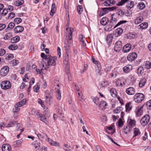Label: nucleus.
Returning a JSON list of instances; mask_svg holds the SVG:
<instances>
[{"label": "nucleus", "mask_w": 151, "mask_h": 151, "mask_svg": "<svg viewBox=\"0 0 151 151\" xmlns=\"http://www.w3.org/2000/svg\"><path fill=\"white\" fill-rule=\"evenodd\" d=\"M126 92L129 95H132L135 93V90L133 87H130L126 89Z\"/></svg>", "instance_id": "nucleus-13"}, {"label": "nucleus", "mask_w": 151, "mask_h": 151, "mask_svg": "<svg viewBox=\"0 0 151 151\" xmlns=\"http://www.w3.org/2000/svg\"><path fill=\"white\" fill-rule=\"evenodd\" d=\"M57 99L60 100L61 99V94L60 90L57 89L56 91Z\"/></svg>", "instance_id": "nucleus-42"}, {"label": "nucleus", "mask_w": 151, "mask_h": 151, "mask_svg": "<svg viewBox=\"0 0 151 151\" xmlns=\"http://www.w3.org/2000/svg\"><path fill=\"white\" fill-rule=\"evenodd\" d=\"M122 29L121 28H119L117 29L115 31V35L117 36H119L122 33Z\"/></svg>", "instance_id": "nucleus-27"}, {"label": "nucleus", "mask_w": 151, "mask_h": 151, "mask_svg": "<svg viewBox=\"0 0 151 151\" xmlns=\"http://www.w3.org/2000/svg\"><path fill=\"white\" fill-rule=\"evenodd\" d=\"M8 12V9H4L3 10H0V14L2 16H5L6 15Z\"/></svg>", "instance_id": "nucleus-39"}, {"label": "nucleus", "mask_w": 151, "mask_h": 151, "mask_svg": "<svg viewBox=\"0 0 151 151\" xmlns=\"http://www.w3.org/2000/svg\"><path fill=\"white\" fill-rule=\"evenodd\" d=\"M78 94V99L81 102H83L84 100V97L82 92H78L77 93Z\"/></svg>", "instance_id": "nucleus-30"}, {"label": "nucleus", "mask_w": 151, "mask_h": 151, "mask_svg": "<svg viewBox=\"0 0 151 151\" xmlns=\"http://www.w3.org/2000/svg\"><path fill=\"white\" fill-rule=\"evenodd\" d=\"M17 124V122L16 121H11L8 123L7 127H12Z\"/></svg>", "instance_id": "nucleus-49"}, {"label": "nucleus", "mask_w": 151, "mask_h": 151, "mask_svg": "<svg viewBox=\"0 0 151 151\" xmlns=\"http://www.w3.org/2000/svg\"><path fill=\"white\" fill-rule=\"evenodd\" d=\"M101 66L100 67H98V69H96V75L99 76L101 75L102 74L101 73Z\"/></svg>", "instance_id": "nucleus-52"}, {"label": "nucleus", "mask_w": 151, "mask_h": 151, "mask_svg": "<svg viewBox=\"0 0 151 151\" xmlns=\"http://www.w3.org/2000/svg\"><path fill=\"white\" fill-rule=\"evenodd\" d=\"M40 67L42 68L41 69H36V70L37 73L41 74L42 73H43L45 72L44 70H45V69H44L45 67L44 65L42 63L40 64Z\"/></svg>", "instance_id": "nucleus-19"}, {"label": "nucleus", "mask_w": 151, "mask_h": 151, "mask_svg": "<svg viewBox=\"0 0 151 151\" xmlns=\"http://www.w3.org/2000/svg\"><path fill=\"white\" fill-rule=\"evenodd\" d=\"M139 26V29H146L148 27V23L147 22H143L140 24Z\"/></svg>", "instance_id": "nucleus-23"}, {"label": "nucleus", "mask_w": 151, "mask_h": 151, "mask_svg": "<svg viewBox=\"0 0 151 151\" xmlns=\"http://www.w3.org/2000/svg\"><path fill=\"white\" fill-rule=\"evenodd\" d=\"M99 107L101 110H104L106 106H107V104L106 102L105 101H102L100 102L99 104Z\"/></svg>", "instance_id": "nucleus-20"}, {"label": "nucleus", "mask_w": 151, "mask_h": 151, "mask_svg": "<svg viewBox=\"0 0 151 151\" xmlns=\"http://www.w3.org/2000/svg\"><path fill=\"white\" fill-rule=\"evenodd\" d=\"M40 143L36 141L35 142L34 144V147L35 149L38 148L37 149L36 151H40V150H38L39 148H40Z\"/></svg>", "instance_id": "nucleus-38"}, {"label": "nucleus", "mask_w": 151, "mask_h": 151, "mask_svg": "<svg viewBox=\"0 0 151 151\" xmlns=\"http://www.w3.org/2000/svg\"><path fill=\"white\" fill-rule=\"evenodd\" d=\"M8 47L10 50H15L17 49L18 46L16 44H12L9 46Z\"/></svg>", "instance_id": "nucleus-31"}, {"label": "nucleus", "mask_w": 151, "mask_h": 151, "mask_svg": "<svg viewBox=\"0 0 151 151\" xmlns=\"http://www.w3.org/2000/svg\"><path fill=\"white\" fill-rule=\"evenodd\" d=\"M65 35L68 37V39L71 40L72 37V34L73 32V28L72 27H67L66 29Z\"/></svg>", "instance_id": "nucleus-5"}, {"label": "nucleus", "mask_w": 151, "mask_h": 151, "mask_svg": "<svg viewBox=\"0 0 151 151\" xmlns=\"http://www.w3.org/2000/svg\"><path fill=\"white\" fill-rule=\"evenodd\" d=\"M143 72L144 68L142 67H140L137 68V72L139 76L141 75Z\"/></svg>", "instance_id": "nucleus-33"}, {"label": "nucleus", "mask_w": 151, "mask_h": 151, "mask_svg": "<svg viewBox=\"0 0 151 151\" xmlns=\"http://www.w3.org/2000/svg\"><path fill=\"white\" fill-rule=\"evenodd\" d=\"M116 7H109L108 8H104V10H109V11H112L115 9H116Z\"/></svg>", "instance_id": "nucleus-62"}, {"label": "nucleus", "mask_w": 151, "mask_h": 151, "mask_svg": "<svg viewBox=\"0 0 151 151\" xmlns=\"http://www.w3.org/2000/svg\"><path fill=\"white\" fill-rule=\"evenodd\" d=\"M20 39L19 37L16 36L14 37L11 40L13 43H16L19 41Z\"/></svg>", "instance_id": "nucleus-46"}, {"label": "nucleus", "mask_w": 151, "mask_h": 151, "mask_svg": "<svg viewBox=\"0 0 151 151\" xmlns=\"http://www.w3.org/2000/svg\"><path fill=\"white\" fill-rule=\"evenodd\" d=\"M57 58L56 56L52 57L50 56H48L46 60L45 66L44 68L45 70L50 71V67L51 66H55L56 64V61Z\"/></svg>", "instance_id": "nucleus-1"}, {"label": "nucleus", "mask_w": 151, "mask_h": 151, "mask_svg": "<svg viewBox=\"0 0 151 151\" xmlns=\"http://www.w3.org/2000/svg\"><path fill=\"white\" fill-rule=\"evenodd\" d=\"M123 132L126 134H127L130 131V127L127 126H125L123 128Z\"/></svg>", "instance_id": "nucleus-43"}, {"label": "nucleus", "mask_w": 151, "mask_h": 151, "mask_svg": "<svg viewBox=\"0 0 151 151\" xmlns=\"http://www.w3.org/2000/svg\"><path fill=\"white\" fill-rule=\"evenodd\" d=\"M65 73L67 75L68 79L69 80L71 81V78L70 72L69 65L68 63H67L66 65L65 66Z\"/></svg>", "instance_id": "nucleus-11"}, {"label": "nucleus", "mask_w": 151, "mask_h": 151, "mask_svg": "<svg viewBox=\"0 0 151 151\" xmlns=\"http://www.w3.org/2000/svg\"><path fill=\"white\" fill-rule=\"evenodd\" d=\"M133 133L134 135L133 137V138L136 137H138L140 135L141 132L139 130L138 128H135L133 129Z\"/></svg>", "instance_id": "nucleus-18"}, {"label": "nucleus", "mask_w": 151, "mask_h": 151, "mask_svg": "<svg viewBox=\"0 0 151 151\" xmlns=\"http://www.w3.org/2000/svg\"><path fill=\"white\" fill-rule=\"evenodd\" d=\"M82 8V6L81 5H78L77 6V12L78 14H81L82 12L81 10Z\"/></svg>", "instance_id": "nucleus-61"}, {"label": "nucleus", "mask_w": 151, "mask_h": 151, "mask_svg": "<svg viewBox=\"0 0 151 151\" xmlns=\"http://www.w3.org/2000/svg\"><path fill=\"white\" fill-rule=\"evenodd\" d=\"M15 108L13 110L14 111V112H18L19 110L20 109L19 108V107L17 106V105L16 104L15 106Z\"/></svg>", "instance_id": "nucleus-63"}, {"label": "nucleus", "mask_w": 151, "mask_h": 151, "mask_svg": "<svg viewBox=\"0 0 151 151\" xmlns=\"http://www.w3.org/2000/svg\"><path fill=\"white\" fill-rule=\"evenodd\" d=\"M144 66L147 69H149L151 68V62L146 61L144 62Z\"/></svg>", "instance_id": "nucleus-25"}, {"label": "nucleus", "mask_w": 151, "mask_h": 151, "mask_svg": "<svg viewBox=\"0 0 151 151\" xmlns=\"http://www.w3.org/2000/svg\"><path fill=\"white\" fill-rule=\"evenodd\" d=\"M143 18L142 17H137L134 21L135 24H138L142 22L143 20Z\"/></svg>", "instance_id": "nucleus-29"}, {"label": "nucleus", "mask_w": 151, "mask_h": 151, "mask_svg": "<svg viewBox=\"0 0 151 151\" xmlns=\"http://www.w3.org/2000/svg\"><path fill=\"white\" fill-rule=\"evenodd\" d=\"M128 122H129V126L131 127H134L135 124V121L134 120L132 119L128 120Z\"/></svg>", "instance_id": "nucleus-48"}, {"label": "nucleus", "mask_w": 151, "mask_h": 151, "mask_svg": "<svg viewBox=\"0 0 151 151\" xmlns=\"http://www.w3.org/2000/svg\"><path fill=\"white\" fill-rule=\"evenodd\" d=\"M117 123H118V125L119 127H121L123 126V122L122 119H120Z\"/></svg>", "instance_id": "nucleus-56"}, {"label": "nucleus", "mask_w": 151, "mask_h": 151, "mask_svg": "<svg viewBox=\"0 0 151 151\" xmlns=\"http://www.w3.org/2000/svg\"><path fill=\"white\" fill-rule=\"evenodd\" d=\"M150 118L148 115H145L141 119L140 122L141 125L145 126H146L149 122Z\"/></svg>", "instance_id": "nucleus-3"}, {"label": "nucleus", "mask_w": 151, "mask_h": 151, "mask_svg": "<svg viewBox=\"0 0 151 151\" xmlns=\"http://www.w3.org/2000/svg\"><path fill=\"white\" fill-rule=\"evenodd\" d=\"M40 120L43 122H45L46 121V118L45 116L42 114H41L39 116Z\"/></svg>", "instance_id": "nucleus-54"}, {"label": "nucleus", "mask_w": 151, "mask_h": 151, "mask_svg": "<svg viewBox=\"0 0 151 151\" xmlns=\"http://www.w3.org/2000/svg\"><path fill=\"white\" fill-rule=\"evenodd\" d=\"M113 37L111 35H108L107 37L106 40L108 44L110 43L112 41V40Z\"/></svg>", "instance_id": "nucleus-36"}, {"label": "nucleus", "mask_w": 151, "mask_h": 151, "mask_svg": "<svg viewBox=\"0 0 151 151\" xmlns=\"http://www.w3.org/2000/svg\"><path fill=\"white\" fill-rule=\"evenodd\" d=\"M129 1V0H121L118 3L116 4V5L119 6H122Z\"/></svg>", "instance_id": "nucleus-44"}, {"label": "nucleus", "mask_w": 151, "mask_h": 151, "mask_svg": "<svg viewBox=\"0 0 151 151\" xmlns=\"http://www.w3.org/2000/svg\"><path fill=\"white\" fill-rule=\"evenodd\" d=\"M11 86L10 82L8 81H3L1 84V88L4 90L10 88L11 87Z\"/></svg>", "instance_id": "nucleus-4"}, {"label": "nucleus", "mask_w": 151, "mask_h": 151, "mask_svg": "<svg viewBox=\"0 0 151 151\" xmlns=\"http://www.w3.org/2000/svg\"><path fill=\"white\" fill-rule=\"evenodd\" d=\"M32 113L34 112V114L36 115L37 116H39L41 114H40L38 111H35V109H33L32 110Z\"/></svg>", "instance_id": "nucleus-64"}, {"label": "nucleus", "mask_w": 151, "mask_h": 151, "mask_svg": "<svg viewBox=\"0 0 151 151\" xmlns=\"http://www.w3.org/2000/svg\"><path fill=\"white\" fill-rule=\"evenodd\" d=\"M137 58V55L135 52L131 53L127 57V60L131 62L135 60Z\"/></svg>", "instance_id": "nucleus-8"}, {"label": "nucleus", "mask_w": 151, "mask_h": 151, "mask_svg": "<svg viewBox=\"0 0 151 151\" xmlns=\"http://www.w3.org/2000/svg\"><path fill=\"white\" fill-rule=\"evenodd\" d=\"M110 91L111 95L113 97H116L117 92L116 89L112 88L111 89Z\"/></svg>", "instance_id": "nucleus-28"}, {"label": "nucleus", "mask_w": 151, "mask_h": 151, "mask_svg": "<svg viewBox=\"0 0 151 151\" xmlns=\"http://www.w3.org/2000/svg\"><path fill=\"white\" fill-rule=\"evenodd\" d=\"M146 81L145 78L142 79L141 80L139 83V87L141 88L143 87L145 85Z\"/></svg>", "instance_id": "nucleus-34"}, {"label": "nucleus", "mask_w": 151, "mask_h": 151, "mask_svg": "<svg viewBox=\"0 0 151 151\" xmlns=\"http://www.w3.org/2000/svg\"><path fill=\"white\" fill-rule=\"evenodd\" d=\"M12 37V33L11 32H8L5 34L4 38L5 40H7L11 38Z\"/></svg>", "instance_id": "nucleus-35"}, {"label": "nucleus", "mask_w": 151, "mask_h": 151, "mask_svg": "<svg viewBox=\"0 0 151 151\" xmlns=\"http://www.w3.org/2000/svg\"><path fill=\"white\" fill-rule=\"evenodd\" d=\"M132 106L131 103L129 102L127 103L125 105L126 111L127 112H129L132 110Z\"/></svg>", "instance_id": "nucleus-21"}, {"label": "nucleus", "mask_w": 151, "mask_h": 151, "mask_svg": "<svg viewBox=\"0 0 151 151\" xmlns=\"http://www.w3.org/2000/svg\"><path fill=\"white\" fill-rule=\"evenodd\" d=\"M131 49V45L130 44H127L123 47V51L124 53L129 52Z\"/></svg>", "instance_id": "nucleus-14"}, {"label": "nucleus", "mask_w": 151, "mask_h": 151, "mask_svg": "<svg viewBox=\"0 0 151 151\" xmlns=\"http://www.w3.org/2000/svg\"><path fill=\"white\" fill-rule=\"evenodd\" d=\"M122 47V43L121 41H117L114 45V51L116 52H119L121 50Z\"/></svg>", "instance_id": "nucleus-10"}, {"label": "nucleus", "mask_w": 151, "mask_h": 151, "mask_svg": "<svg viewBox=\"0 0 151 151\" xmlns=\"http://www.w3.org/2000/svg\"><path fill=\"white\" fill-rule=\"evenodd\" d=\"M56 11L55 4V3H53L52 5L51 10L50 12V14L51 16H53L54 14Z\"/></svg>", "instance_id": "nucleus-26"}, {"label": "nucleus", "mask_w": 151, "mask_h": 151, "mask_svg": "<svg viewBox=\"0 0 151 151\" xmlns=\"http://www.w3.org/2000/svg\"><path fill=\"white\" fill-rule=\"evenodd\" d=\"M132 69V66L131 65H128L124 66L123 68V70L126 73L129 72Z\"/></svg>", "instance_id": "nucleus-15"}, {"label": "nucleus", "mask_w": 151, "mask_h": 151, "mask_svg": "<svg viewBox=\"0 0 151 151\" xmlns=\"http://www.w3.org/2000/svg\"><path fill=\"white\" fill-rule=\"evenodd\" d=\"M27 100L26 99H23L20 101L18 103L16 104L17 105V106L20 107L24 105L26 103Z\"/></svg>", "instance_id": "nucleus-22"}, {"label": "nucleus", "mask_w": 151, "mask_h": 151, "mask_svg": "<svg viewBox=\"0 0 151 151\" xmlns=\"http://www.w3.org/2000/svg\"><path fill=\"white\" fill-rule=\"evenodd\" d=\"M108 21V18L103 17L101 19V23L103 25H106L107 24Z\"/></svg>", "instance_id": "nucleus-24"}, {"label": "nucleus", "mask_w": 151, "mask_h": 151, "mask_svg": "<svg viewBox=\"0 0 151 151\" xmlns=\"http://www.w3.org/2000/svg\"><path fill=\"white\" fill-rule=\"evenodd\" d=\"M121 110V108L120 107H118L114 110V112L115 114H118L119 113Z\"/></svg>", "instance_id": "nucleus-55"}, {"label": "nucleus", "mask_w": 151, "mask_h": 151, "mask_svg": "<svg viewBox=\"0 0 151 151\" xmlns=\"http://www.w3.org/2000/svg\"><path fill=\"white\" fill-rule=\"evenodd\" d=\"M118 74V73L116 70L112 71L111 73L110 74V75L111 77H116Z\"/></svg>", "instance_id": "nucleus-50"}, {"label": "nucleus", "mask_w": 151, "mask_h": 151, "mask_svg": "<svg viewBox=\"0 0 151 151\" xmlns=\"http://www.w3.org/2000/svg\"><path fill=\"white\" fill-rule=\"evenodd\" d=\"M40 88V86H39L37 85H36L34 87V90L35 92L37 93L39 92Z\"/></svg>", "instance_id": "nucleus-60"}, {"label": "nucleus", "mask_w": 151, "mask_h": 151, "mask_svg": "<svg viewBox=\"0 0 151 151\" xmlns=\"http://www.w3.org/2000/svg\"><path fill=\"white\" fill-rule=\"evenodd\" d=\"M145 98L144 95L142 93H139L136 94L134 96L135 102L139 103L142 101Z\"/></svg>", "instance_id": "nucleus-2"}, {"label": "nucleus", "mask_w": 151, "mask_h": 151, "mask_svg": "<svg viewBox=\"0 0 151 151\" xmlns=\"http://www.w3.org/2000/svg\"><path fill=\"white\" fill-rule=\"evenodd\" d=\"M14 58V55L12 54H7L6 55L5 59L7 60L12 59Z\"/></svg>", "instance_id": "nucleus-41"}, {"label": "nucleus", "mask_w": 151, "mask_h": 151, "mask_svg": "<svg viewBox=\"0 0 151 151\" xmlns=\"http://www.w3.org/2000/svg\"><path fill=\"white\" fill-rule=\"evenodd\" d=\"M137 6L139 9H142L144 8L145 5L144 3L140 2L139 3Z\"/></svg>", "instance_id": "nucleus-53"}, {"label": "nucleus", "mask_w": 151, "mask_h": 151, "mask_svg": "<svg viewBox=\"0 0 151 151\" xmlns=\"http://www.w3.org/2000/svg\"><path fill=\"white\" fill-rule=\"evenodd\" d=\"M15 16V14L13 12H12L9 13L7 17V18L9 19H11L13 18H14Z\"/></svg>", "instance_id": "nucleus-59"}, {"label": "nucleus", "mask_w": 151, "mask_h": 151, "mask_svg": "<svg viewBox=\"0 0 151 151\" xmlns=\"http://www.w3.org/2000/svg\"><path fill=\"white\" fill-rule=\"evenodd\" d=\"M126 83V81L125 79L123 78H119L116 81V86H119V84L120 83V86L121 87L124 86Z\"/></svg>", "instance_id": "nucleus-9"}, {"label": "nucleus", "mask_w": 151, "mask_h": 151, "mask_svg": "<svg viewBox=\"0 0 151 151\" xmlns=\"http://www.w3.org/2000/svg\"><path fill=\"white\" fill-rule=\"evenodd\" d=\"M116 14L121 17H122L124 15V13L121 9H118L117 10Z\"/></svg>", "instance_id": "nucleus-45"}, {"label": "nucleus", "mask_w": 151, "mask_h": 151, "mask_svg": "<svg viewBox=\"0 0 151 151\" xmlns=\"http://www.w3.org/2000/svg\"><path fill=\"white\" fill-rule=\"evenodd\" d=\"M126 22H127V21L126 20H122L118 22L116 24H115L113 22H112L111 21L110 24L111 25H112V26L113 27V28H115L116 27L119 26V25L123 23H125Z\"/></svg>", "instance_id": "nucleus-16"}, {"label": "nucleus", "mask_w": 151, "mask_h": 151, "mask_svg": "<svg viewBox=\"0 0 151 151\" xmlns=\"http://www.w3.org/2000/svg\"><path fill=\"white\" fill-rule=\"evenodd\" d=\"M24 2L23 0H18L16 1L14 3V4L16 6H18L23 4Z\"/></svg>", "instance_id": "nucleus-32"}, {"label": "nucleus", "mask_w": 151, "mask_h": 151, "mask_svg": "<svg viewBox=\"0 0 151 151\" xmlns=\"http://www.w3.org/2000/svg\"><path fill=\"white\" fill-rule=\"evenodd\" d=\"M15 24L13 23H10L8 25L6 29L11 30L15 26Z\"/></svg>", "instance_id": "nucleus-47"}, {"label": "nucleus", "mask_w": 151, "mask_h": 151, "mask_svg": "<svg viewBox=\"0 0 151 151\" xmlns=\"http://www.w3.org/2000/svg\"><path fill=\"white\" fill-rule=\"evenodd\" d=\"M9 70V68L8 66H4L1 70L0 73L1 76H6Z\"/></svg>", "instance_id": "nucleus-7"}, {"label": "nucleus", "mask_w": 151, "mask_h": 151, "mask_svg": "<svg viewBox=\"0 0 151 151\" xmlns=\"http://www.w3.org/2000/svg\"><path fill=\"white\" fill-rule=\"evenodd\" d=\"M2 151H11L12 148L10 145L6 144L2 145Z\"/></svg>", "instance_id": "nucleus-12"}, {"label": "nucleus", "mask_w": 151, "mask_h": 151, "mask_svg": "<svg viewBox=\"0 0 151 151\" xmlns=\"http://www.w3.org/2000/svg\"><path fill=\"white\" fill-rule=\"evenodd\" d=\"M146 105L147 109L151 110V99L147 102Z\"/></svg>", "instance_id": "nucleus-51"}, {"label": "nucleus", "mask_w": 151, "mask_h": 151, "mask_svg": "<svg viewBox=\"0 0 151 151\" xmlns=\"http://www.w3.org/2000/svg\"><path fill=\"white\" fill-rule=\"evenodd\" d=\"M24 30V28L21 26H18L15 27L14 32L15 33H18L22 32Z\"/></svg>", "instance_id": "nucleus-17"}, {"label": "nucleus", "mask_w": 151, "mask_h": 151, "mask_svg": "<svg viewBox=\"0 0 151 151\" xmlns=\"http://www.w3.org/2000/svg\"><path fill=\"white\" fill-rule=\"evenodd\" d=\"M134 6V2L133 1H131L128 2L127 7L128 8L131 9Z\"/></svg>", "instance_id": "nucleus-37"}, {"label": "nucleus", "mask_w": 151, "mask_h": 151, "mask_svg": "<svg viewBox=\"0 0 151 151\" xmlns=\"http://www.w3.org/2000/svg\"><path fill=\"white\" fill-rule=\"evenodd\" d=\"M91 60L92 62L96 64L98 67H100L101 65L99 62L98 61L96 60L93 57H92Z\"/></svg>", "instance_id": "nucleus-40"}, {"label": "nucleus", "mask_w": 151, "mask_h": 151, "mask_svg": "<svg viewBox=\"0 0 151 151\" xmlns=\"http://www.w3.org/2000/svg\"><path fill=\"white\" fill-rule=\"evenodd\" d=\"M22 19L20 18H16L14 19V22L15 23L18 24H19L22 21Z\"/></svg>", "instance_id": "nucleus-58"}, {"label": "nucleus", "mask_w": 151, "mask_h": 151, "mask_svg": "<svg viewBox=\"0 0 151 151\" xmlns=\"http://www.w3.org/2000/svg\"><path fill=\"white\" fill-rule=\"evenodd\" d=\"M50 143L52 145L56 146L59 145V143L58 142L54 141L51 139L50 140Z\"/></svg>", "instance_id": "nucleus-57"}, {"label": "nucleus", "mask_w": 151, "mask_h": 151, "mask_svg": "<svg viewBox=\"0 0 151 151\" xmlns=\"http://www.w3.org/2000/svg\"><path fill=\"white\" fill-rule=\"evenodd\" d=\"M143 105L142 106H138L136 108L135 112L137 116H140L142 114L143 111L142 109H143Z\"/></svg>", "instance_id": "nucleus-6"}]
</instances>
